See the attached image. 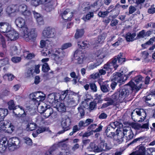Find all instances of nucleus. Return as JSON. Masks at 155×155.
<instances>
[{
    "label": "nucleus",
    "mask_w": 155,
    "mask_h": 155,
    "mask_svg": "<svg viewBox=\"0 0 155 155\" xmlns=\"http://www.w3.org/2000/svg\"><path fill=\"white\" fill-rule=\"evenodd\" d=\"M90 88L92 91L96 92L97 91V87L95 84L94 83H90Z\"/></svg>",
    "instance_id": "obj_55"
},
{
    "label": "nucleus",
    "mask_w": 155,
    "mask_h": 155,
    "mask_svg": "<svg viewBox=\"0 0 155 155\" xmlns=\"http://www.w3.org/2000/svg\"><path fill=\"white\" fill-rule=\"evenodd\" d=\"M117 127L118 128L116 130L115 136H117V138L119 141H123L124 140L123 138L124 136V134L123 127L122 128H119V130L118 128L120 127Z\"/></svg>",
    "instance_id": "obj_20"
},
{
    "label": "nucleus",
    "mask_w": 155,
    "mask_h": 155,
    "mask_svg": "<svg viewBox=\"0 0 155 155\" xmlns=\"http://www.w3.org/2000/svg\"><path fill=\"white\" fill-rule=\"evenodd\" d=\"M145 147L143 146L138 147L136 151L133 152L129 155H145L146 154Z\"/></svg>",
    "instance_id": "obj_18"
},
{
    "label": "nucleus",
    "mask_w": 155,
    "mask_h": 155,
    "mask_svg": "<svg viewBox=\"0 0 155 155\" xmlns=\"http://www.w3.org/2000/svg\"><path fill=\"white\" fill-rule=\"evenodd\" d=\"M87 149L91 151L98 152L100 151L98 147L94 143H91L89 146L87 147Z\"/></svg>",
    "instance_id": "obj_32"
},
{
    "label": "nucleus",
    "mask_w": 155,
    "mask_h": 155,
    "mask_svg": "<svg viewBox=\"0 0 155 155\" xmlns=\"http://www.w3.org/2000/svg\"><path fill=\"white\" fill-rule=\"evenodd\" d=\"M78 45L79 48L84 49L88 48L89 46V45L88 42L85 41L82 42L78 41Z\"/></svg>",
    "instance_id": "obj_35"
},
{
    "label": "nucleus",
    "mask_w": 155,
    "mask_h": 155,
    "mask_svg": "<svg viewBox=\"0 0 155 155\" xmlns=\"http://www.w3.org/2000/svg\"><path fill=\"white\" fill-rule=\"evenodd\" d=\"M23 15L26 18L29 19L31 16V12L29 10H28L27 9L23 13Z\"/></svg>",
    "instance_id": "obj_56"
},
{
    "label": "nucleus",
    "mask_w": 155,
    "mask_h": 155,
    "mask_svg": "<svg viewBox=\"0 0 155 155\" xmlns=\"http://www.w3.org/2000/svg\"><path fill=\"white\" fill-rule=\"evenodd\" d=\"M60 147L62 150H66L68 149L67 143L65 142V141H62L59 143Z\"/></svg>",
    "instance_id": "obj_48"
},
{
    "label": "nucleus",
    "mask_w": 155,
    "mask_h": 155,
    "mask_svg": "<svg viewBox=\"0 0 155 155\" xmlns=\"http://www.w3.org/2000/svg\"><path fill=\"white\" fill-rule=\"evenodd\" d=\"M40 92H35L30 94V97L32 101L34 103L36 107L38 106L40 104V102L44 100L45 98V95L41 96L40 94Z\"/></svg>",
    "instance_id": "obj_6"
},
{
    "label": "nucleus",
    "mask_w": 155,
    "mask_h": 155,
    "mask_svg": "<svg viewBox=\"0 0 155 155\" xmlns=\"http://www.w3.org/2000/svg\"><path fill=\"white\" fill-rule=\"evenodd\" d=\"M27 9V6L24 4H23L18 6L17 5V8H16V12H20L23 14V13Z\"/></svg>",
    "instance_id": "obj_36"
},
{
    "label": "nucleus",
    "mask_w": 155,
    "mask_h": 155,
    "mask_svg": "<svg viewBox=\"0 0 155 155\" xmlns=\"http://www.w3.org/2000/svg\"><path fill=\"white\" fill-rule=\"evenodd\" d=\"M100 87L101 91L103 92H107L109 91V87L108 85L107 84H103L100 85Z\"/></svg>",
    "instance_id": "obj_42"
},
{
    "label": "nucleus",
    "mask_w": 155,
    "mask_h": 155,
    "mask_svg": "<svg viewBox=\"0 0 155 155\" xmlns=\"http://www.w3.org/2000/svg\"><path fill=\"white\" fill-rule=\"evenodd\" d=\"M124 134V136L127 137L130 133L132 131L131 128L128 127H123Z\"/></svg>",
    "instance_id": "obj_43"
},
{
    "label": "nucleus",
    "mask_w": 155,
    "mask_h": 155,
    "mask_svg": "<svg viewBox=\"0 0 155 155\" xmlns=\"http://www.w3.org/2000/svg\"><path fill=\"white\" fill-rule=\"evenodd\" d=\"M71 124V120L69 118L63 120L61 123V125L63 130L58 132L59 134L63 133L64 132L70 129V126Z\"/></svg>",
    "instance_id": "obj_10"
},
{
    "label": "nucleus",
    "mask_w": 155,
    "mask_h": 155,
    "mask_svg": "<svg viewBox=\"0 0 155 155\" xmlns=\"http://www.w3.org/2000/svg\"><path fill=\"white\" fill-rule=\"evenodd\" d=\"M17 8V5H12L8 6L6 9L5 11L6 13L9 16L11 14L15 12H17L16 8Z\"/></svg>",
    "instance_id": "obj_22"
},
{
    "label": "nucleus",
    "mask_w": 155,
    "mask_h": 155,
    "mask_svg": "<svg viewBox=\"0 0 155 155\" xmlns=\"http://www.w3.org/2000/svg\"><path fill=\"white\" fill-rule=\"evenodd\" d=\"M56 34L55 30L54 28L48 27L43 31L42 33V36L44 38H52L54 37Z\"/></svg>",
    "instance_id": "obj_9"
},
{
    "label": "nucleus",
    "mask_w": 155,
    "mask_h": 155,
    "mask_svg": "<svg viewBox=\"0 0 155 155\" xmlns=\"http://www.w3.org/2000/svg\"><path fill=\"white\" fill-rule=\"evenodd\" d=\"M21 58L18 57H14L12 58L11 60L14 63L19 62L21 60Z\"/></svg>",
    "instance_id": "obj_61"
},
{
    "label": "nucleus",
    "mask_w": 155,
    "mask_h": 155,
    "mask_svg": "<svg viewBox=\"0 0 155 155\" xmlns=\"http://www.w3.org/2000/svg\"><path fill=\"white\" fill-rule=\"evenodd\" d=\"M112 60H115L116 61L115 64L117 65L122 64L126 61V59L124 57L123 53L120 52L117 56H115L112 59Z\"/></svg>",
    "instance_id": "obj_15"
},
{
    "label": "nucleus",
    "mask_w": 155,
    "mask_h": 155,
    "mask_svg": "<svg viewBox=\"0 0 155 155\" xmlns=\"http://www.w3.org/2000/svg\"><path fill=\"white\" fill-rule=\"evenodd\" d=\"M116 61L111 59L103 66V69L105 70L108 73H111L113 69L116 70L118 67L119 65L115 64Z\"/></svg>",
    "instance_id": "obj_8"
},
{
    "label": "nucleus",
    "mask_w": 155,
    "mask_h": 155,
    "mask_svg": "<svg viewBox=\"0 0 155 155\" xmlns=\"http://www.w3.org/2000/svg\"><path fill=\"white\" fill-rule=\"evenodd\" d=\"M143 77L139 75L136 77L134 79V81H135L136 84H137L139 83H142L141 81L142 80Z\"/></svg>",
    "instance_id": "obj_58"
},
{
    "label": "nucleus",
    "mask_w": 155,
    "mask_h": 155,
    "mask_svg": "<svg viewBox=\"0 0 155 155\" xmlns=\"http://www.w3.org/2000/svg\"><path fill=\"white\" fill-rule=\"evenodd\" d=\"M79 130V128L78 127L77 125L74 126L73 128L72 131L70 133L69 135L70 136H72L74 133L77 132Z\"/></svg>",
    "instance_id": "obj_62"
},
{
    "label": "nucleus",
    "mask_w": 155,
    "mask_h": 155,
    "mask_svg": "<svg viewBox=\"0 0 155 155\" xmlns=\"http://www.w3.org/2000/svg\"><path fill=\"white\" fill-rule=\"evenodd\" d=\"M53 3L50 2L45 6V10L47 12H50L54 8V6Z\"/></svg>",
    "instance_id": "obj_40"
},
{
    "label": "nucleus",
    "mask_w": 155,
    "mask_h": 155,
    "mask_svg": "<svg viewBox=\"0 0 155 155\" xmlns=\"http://www.w3.org/2000/svg\"><path fill=\"white\" fill-rule=\"evenodd\" d=\"M33 74V69L32 68H29L26 70L25 76L27 77H29Z\"/></svg>",
    "instance_id": "obj_51"
},
{
    "label": "nucleus",
    "mask_w": 155,
    "mask_h": 155,
    "mask_svg": "<svg viewBox=\"0 0 155 155\" xmlns=\"http://www.w3.org/2000/svg\"><path fill=\"white\" fill-rule=\"evenodd\" d=\"M97 62L96 63H94L91 64L89 66V68L90 69H93L96 68L97 66L100 65L102 62L103 61L101 60L98 61L97 59H96Z\"/></svg>",
    "instance_id": "obj_38"
},
{
    "label": "nucleus",
    "mask_w": 155,
    "mask_h": 155,
    "mask_svg": "<svg viewBox=\"0 0 155 155\" xmlns=\"http://www.w3.org/2000/svg\"><path fill=\"white\" fill-rule=\"evenodd\" d=\"M109 12L108 11H106L104 12L100 11L98 12V15L99 17L101 18H104L107 16Z\"/></svg>",
    "instance_id": "obj_52"
},
{
    "label": "nucleus",
    "mask_w": 155,
    "mask_h": 155,
    "mask_svg": "<svg viewBox=\"0 0 155 155\" xmlns=\"http://www.w3.org/2000/svg\"><path fill=\"white\" fill-rule=\"evenodd\" d=\"M8 109L10 110H15L17 108V106H15L13 100H11L8 102Z\"/></svg>",
    "instance_id": "obj_41"
},
{
    "label": "nucleus",
    "mask_w": 155,
    "mask_h": 155,
    "mask_svg": "<svg viewBox=\"0 0 155 155\" xmlns=\"http://www.w3.org/2000/svg\"><path fill=\"white\" fill-rule=\"evenodd\" d=\"M32 13L34 17L37 20V21L38 23L40 24H41L42 23L43 24V18L41 15L35 11H33Z\"/></svg>",
    "instance_id": "obj_33"
},
{
    "label": "nucleus",
    "mask_w": 155,
    "mask_h": 155,
    "mask_svg": "<svg viewBox=\"0 0 155 155\" xmlns=\"http://www.w3.org/2000/svg\"><path fill=\"white\" fill-rule=\"evenodd\" d=\"M50 69V68L47 63H45L43 64L42 67V71L43 72L45 73L47 72Z\"/></svg>",
    "instance_id": "obj_50"
},
{
    "label": "nucleus",
    "mask_w": 155,
    "mask_h": 155,
    "mask_svg": "<svg viewBox=\"0 0 155 155\" xmlns=\"http://www.w3.org/2000/svg\"><path fill=\"white\" fill-rule=\"evenodd\" d=\"M16 26L21 28V32L24 31V28H27L25 26V21L24 19L21 17H18L15 21Z\"/></svg>",
    "instance_id": "obj_13"
},
{
    "label": "nucleus",
    "mask_w": 155,
    "mask_h": 155,
    "mask_svg": "<svg viewBox=\"0 0 155 155\" xmlns=\"http://www.w3.org/2000/svg\"><path fill=\"white\" fill-rule=\"evenodd\" d=\"M135 87V89L137 91H139L140 88H143L142 83H140L138 86H135L134 83L132 81H130L127 84L125 87H123V88H128L130 92V90H133V87Z\"/></svg>",
    "instance_id": "obj_16"
},
{
    "label": "nucleus",
    "mask_w": 155,
    "mask_h": 155,
    "mask_svg": "<svg viewBox=\"0 0 155 155\" xmlns=\"http://www.w3.org/2000/svg\"><path fill=\"white\" fill-rule=\"evenodd\" d=\"M74 58L76 63L78 64H82L84 62H88L87 58L81 51L76 50L74 54Z\"/></svg>",
    "instance_id": "obj_4"
},
{
    "label": "nucleus",
    "mask_w": 155,
    "mask_h": 155,
    "mask_svg": "<svg viewBox=\"0 0 155 155\" xmlns=\"http://www.w3.org/2000/svg\"><path fill=\"white\" fill-rule=\"evenodd\" d=\"M97 104L101 103L103 101V100L101 99V96L100 95H97L96 96V98L94 100Z\"/></svg>",
    "instance_id": "obj_57"
},
{
    "label": "nucleus",
    "mask_w": 155,
    "mask_h": 155,
    "mask_svg": "<svg viewBox=\"0 0 155 155\" xmlns=\"http://www.w3.org/2000/svg\"><path fill=\"white\" fill-rule=\"evenodd\" d=\"M68 93V98L73 97V95H76V93L73 91H71L70 90H67Z\"/></svg>",
    "instance_id": "obj_59"
},
{
    "label": "nucleus",
    "mask_w": 155,
    "mask_h": 155,
    "mask_svg": "<svg viewBox=\"0 0 155 155\" xmlns=\"http://www.w3.org/2000/svg\"><path fill=\"white\" fill-rule=\"evenodd\" d=\"M4 124H6V129L5 132L8 133H12L14 130V127L12 125L10 121L8 120H5Z\"/></svg>",
    "instance_id": "obj_23"
},
{
    "label": "nucleus",
    "mask_w": 155,
    "mask_h": 155,
    "mask_svg": "<svg viewBox=\"0 0 155 155\" xmlns=\"http://www.w3.org/2000/svg\"><path fill=\"white\" fill-rule=\"evenodd\" d=\"M84 33V31L83 29H77L76 31L74 37L75 38L78 39L81 38Z\"/></svg>",
    "instance_id": "obj_37"
},
{
    "label": "nucleus",
    "mask_w": 155,
    "mask_h": 155,
    "mask_svg": "<svg viewBox=\"0 0 155 155\" xmlns=\"http://www.w3.org/2000/svg\"><path fill=\"white\" fill-rule=\"evenodd\" d=\"M121 71V73L116 72L113 74L112 79L117 83H121L125 81L126 80L124 79V74L126 73L127 70V68L125 67H122L120 69Z\"/></svg>",
    "instance_id": "obj_5"
},
{
    "label": "nucleus",
    "mask_w": 155,
    "mask_h": 155,
    "mask_svg": "<svg viewBox=\"0 0 155 155\" xmlns=\"http://www.w3.org/2000/svg\"><path fill=\"white\" fill-rule=\"evenodd\" d=\"M8 147V143L6 138L4 137L0 141V153H3L5 152Z\"/></svg>",
    "instance_id": "obj_19"
},
{
    "label": "nucleus",
    "mask_w": 155,
    "mask_h": 155,
    "mask_svg": "<svg viewBox=\"0 0 155 155\" xmlns=\"http://www.w3.org/2000/svg\"><path fill=\"white\" fill-rule=\"evenodd\" d=\"M9 59L7 57L0 59V66L2 67L8 64Z\"/></svg>",
    "instance_id": "obj_45"
},
{
    "label": "nucleus",
    "mask_w": 155,
    "mask_h": 155,
    "mask_svg": "<svg viewBox=\"0 0 155 155\" xmlns=\"http://www.w3.org/2000/svg\"><path fill=\"white\" fill-rule=\"evenodd\" d=\"M58 110L60 112H65L66 110V107L64 103H61L57 107Z\"/></svg>",
    "instance_id": "obj_47"
},
{
    "label": "nucleus",
    "mask_w": 155,
    "mask_h": 155,
    "mask_svg": "<svg viewBox=\"0 0 155 155\" xmlns=\"http://www.w3.org/2000/svg\"><path fill=\"white\" fill-rule=\"evenodd\" d=\"M70 12V11L69 9H66L63 12L61 13V15L62 18L64 20H67L68 21H70L71 20V18L73 16L72 14H71L70 16H69V13Z\"/></svg>",
    "instance_id": "obj_24"
},
{
    "label": "nucleus",
    "mask_w": 155,
    "mask_h": 155,
    "mask_svg": "<svg viewBox=\"0 0 155 155\" xmlns=\"http://www.w3.org/2000/svg\"><path fill=\"white\" fill-rule=\"evenodd\" d=\"M28 30V28H24V31L21 32V37L26 41L30 39H34L37 36L35 28L31 29L29 32Z\"/></svg>",
    "instance_id": "obj_3"
},
{
    "label": "nucleus",
    "mask_w": 155,
    "mask_h": 155,
    "mask_svg": "<svg viewBox=\"0 0 155 155\" xmlns=\"http://www.w3.org/2000/svg\"><path fill=\"white\" fill-rule=\"evenodd\" d=\"M8 148L11 150H13L15 149L18 148L21 146L20 140L16 137H13L10 138L8 141Z\"/></svg>",
    "instance_id": "obj_7"
},
{
    "label": "nucleus",
    "mask_w": 155,
    "mask_h": 155,
    "mask_svg": "<svg viewBox=\"0 0 155 155\" xmlns=\"http://www.w3.org/2000/svg\"><path fill=\"white\" fill-rule=\"evenodd\" d=\"M78 110L80 114L81 117H82L84 116L85 112L83 108L82 107L80 106L78 108Z\"/></svg>",
    "instance_id": "obj_64"
},
{
    "label": "nucleus",
    "mask_w": 155,
    "mask_h": 155,
    "mask_svg": "<svg viewBox=\"0 0 155 155\" xmlns=\"http://www.w3.org/2000/svg\"><path fill=\"white\" fill-rule=\"evenodd\" d=\"M123 126L122 124L118 121L111 122L109 125L106 127V129L105 130V133L106 136L109 138H112L115 136V133L112 132V130L117 127H121Z\"/></svg>",
    "instance_id": "obj_2"
},
{
    "label": "nucleus",
    "mask_w": 155,
    "mask_h": 155,
    "mask_svg": "<svg viewBox=\"0 0 155 155\" xmlns=\"http://www.w3.org/2000/svg\"><path fill=\"white\" fill-rule=\"evenodd\" d=\"M137 10L136 8L135 7L132 5H130L129 8V14H131L134 13Z\"/></svg>",
    "instance_id": "obj_63"
},
{
    "label": "nucleus",
    "mask_w": 155,
    "mask_h": 155,
    "mask_svg": "<svg viewBox=\"0 0 155 155\" xmlns=\"http://www.w3.org/2000/svg\"><path fill=\"white\" fill-rule=\"evenodd\" d=\"M36 124L34 122L30 123L27 126V129L28 131H32L35 130L36 127Z\"/></svg>",
    "instance_id": "obj_39"
},
{
    "label": "nucleus",
    "mask_w": 155,
    "mask_h": 155,
    "mask_svg": "<svg viewBox=\"0 0 155 155\" xmlns=\"http://www.w3.org/2000/svg\"><path fill=\"white\" fill-rule=\"evenodd\" d=\"M45 108H46V110L43 113V116L45 118H47L50 116L53 117V115L55 114V113L54 112L53 108L50 107L49 105H46Z\"/></svg>",
    "instance_id": "obj_14"
},
{
    "label": "nucleus",
    "mask_w": 155,
    "mask_h": 155,
    "mask_svg": "<svg viewBox=\"0 0 155 155\" xmlns=\"http://www.w3.org/2000/svg\"><path fill=\"white\" fill-rule=\"evenodd\" d=\"M12 28L11 26L7 23H0V32L6 33V34Z\"/></svg>",
    "instance_id": "obj_17"
},
{
    "label": "nucleus",
    "mask_w": 155,
    "mask_h": 155,
    "mask_svg": "<svg viewBox=\"0 0 155 155\" xmlns=\"http://www.w3.org/2000/svg\"><path fill=\"white\" fill-rule=\"evenodd\" d=\"M5 117L0 120V129L1 130H3L5 132L6 129V124H4V123L5 122V120L2 121V120L4 119Z\"/></svg>",
    "instance_id": "obj_49"
},
{
    "label": "nucleus",
    "mask_w": 155,
    "mask_h": 155,
    "mask_svg": "<svg viewBox=\"0 0 155 155\" xmlns=\"http://www.w3.org/2000/svg\"><path fill=\"white\" fill-rule=\"evenodd\" d=\"M151 34V32L150 31H148L145 32L144 30H142L137 34L136 38L137 39H138L141 38H143L145 37H148Z\"/></svg>",
    "instance_id": "obj_21"
},
{
    "label": "nucleus",
    "mask_w": 155,
    "mask_h": 155,
    "mask_svg": "<svg viewBox=\"0 0 155 155\" xmlns=\"http://www.w3.org/2000/svg\"><path fill=\"white\" fill-rule=\"evenodd\" d=\"M68 97V93L67 92V90L65 91H62L61 93V94L60 97V98L61 100L65 99L66 98Z\"/></svg>",
    "instance_id": "obj_54"
},
{
    "label": "nucleus",
    "mask_w": 155,
    "mask_h": 155,
    "mask_svg": "<svg viewBox=\"0 0 155 155\" xmlns=\"http://www.w3.org/2000/svg\"><path fill=\"white\" fill-rule=\"evenodd\" d=\"M19 34L12 28L6 34V36L11 41L15 40L18 38Z\"/></svg>",
    "instance_id": "obj_11"
},
{
    "label": "nucleus",
    "mask_w": 155,
    "mask_h": 155,
    "mask_svg": "<svg viewBox=\"0 0 155 155\" xmlns=\"http://www.w3.org/2000/svg\"><path fill=\"white\" fill-rule=\"evenodd\" d=\"M47 98L48 101L52 104L58 102V99L56 98V97L54 93L49 94Z\"/></svg>",
    "instance_id": "obj_30"
},
{
    "label": "nucleus",
    "mask_w": 155,
    "mask_h": 155,
    "mask_svg": "<svg viewBox=\"0 0 155 155\" xmlns=\"http://www.w3.org/2000/svg\"><path fill=\"white\" fill-rule=\"evenodd\" d=\"M15 77L11 74H5L3 78L5 79H7L8 81H12L14 78Z\"/></svg>",
    "instance_id": "obj_46"
},
{
    "label": "nucleus",
    "mask_w": 155,
    "mask_h": 155,
    "mask_svg": "<svg viewBox=\"0 0 155 155\" xmlns=\"http://www.w3.org/2000/svg\"><path fill=\"white\" fill-rule=\"evenodd\" d=\"M95 54L97 57V59L99 61L101 60L103 61L102 59L106 56V52L104 51L103 50L100 49L98 50Z\"/></svg>",
    "instance_id": "obj_29"
},
{
    "label": "nucleus",
    "mask_w": 155,
    "mask_h": 155,
    "mask_svg": "<svg viewBox=\"0 0 155 155\" xmlns=\"http://www.w3.org/2000/svg\"><path fill=\"white\" fill-rule=\"evenodd\" d=\"M93 119L90 118L87 119L85 121L81 120L79 123L78 126L80 127H86L93 123Z\"/></svg>",
    "instance_id": "obj_26"
},
{
    "label": "nucleus",
    "mask_w": 155,
    "mask_h": 155,
    "mask_svg": "<svg viewBox=\"0 0 155 155\" xmlns=\"http://www.w3.org/2000/svg\"><path fill=\"white\" fill-rule=\"evenodd\" d=\"M147 140V137L145 136H140L139 137L134 139L128 145H130L134 144L137 142H141L144 141L146 142Z\"/></svg>",
    "instance_id": "obj_34"
},
{
    "label": "nucleus",
    "mask_w": 155,
    "mask_h": 155,
    "mask_svg": "<svg viewBox=\"0 0 155 155\" xmlns=\"http://www.w3.org/2000/svg\"><path fill=\"white\" fill-rule=\"evenodd\" d=\"M136 113L139 116H141L140 120L141 121H143L146 117V113L145 111L143 109H137L136 111Z\"/></svg>",
    "instance_id": "obj_28"
},
{
    "label": "nucleus",
    "mask_w": 155,
    "mask_h": 155,
    "mask_svg": "<svg viewBox=\"0 0 155 155\" xmlns=\"http://www.w3.org/2000/svg\"><path fill=\"white\" fill-rule=\"evenodd\" d=\"M51 0H30V3L34 6L37 7L40 4H44L46 2H49Z\"/></svg>",
    "instance_id": "obj_31"
},
{
    "label": "nucleus",
    "mask_w": 155,
    "mask_h": 155,
    "mask_svg": "<svg viewBox=\"0 0 155 155\" xmlns=\"http://www.w3.org/2000/svg\"><path fill=\"white\" fill-rule=\"evenodd\" d=\"M25 142L28 145H31L32 144V140L29 137H25L24 138Z\"/></svg>",
    "instance_id": "obj_60"
},
{
    "label": "nucleus",
    "mask_w": 155,
    "mask_h": 155,
    "mask_svg": "<svg viewBox=\"0 0 155 155\" xmlns=\"http://www.w3.org/2000/svg\"><path fill=\"white\" fill-rule=\"evenodd\" d=\"M129 95V90L127 88H121L111 96V97H106L104 99L105 101L112 102V104L115 105L118 103L123 102L125 99Z\"/></svg>",
    "instance_id": "obj_1"
},
{
    "label": "nucleus",
    "mask_w": 155,
    "mask_h": 155,
    "mask_svg": "<svg viewBox=\"0 0 155 155\" xmlns=\"http://www.w3.org/2000/svg\"><path fill=\"white\" fill-rule=\"evenodd\" d=\"M136 35V33L134 32L131 34L130 32H128L125 35L126 40L127 42H132L136 40L135 37Z\"/></svg>",
    "instance_id": "obj_27"
},
{
    "label": "nucleus",
    "mask_w": 155,
    "mask_h": 155,
    "mask_svg": "<svg viewBox=\"0 0 155 155\" xmlns=\"http://www.w3.org/2000/svg\"><path fill=\"white\" fill-rule=\"evenodd\" d=\"M134 127L137 130V132L139 133L144 131L145 129H149V125L148 123H145L142 125L137 124L134 125Z\"/></svg>",
    "instance_id": "obj_12"
},
{
    "label": "nucleus",
    "mask_w": 155,
    "mask_h": 155,
    "mask_svg": "<svg viewBox=\"0 0 155 155\" xmlns=\"http://www.w3.org/2000/svg\"><path fill=\"white\" fill-rule=\"evenodd\" d=\"M66 100L65 104L66 106L68 107H75L77 105L74 97L68 98V99Z\"/></svg>",
    "instance_id": "obj_25"
},
{
    "label": "nucleus",
    "mask_w": 155,
    "mask_h": 155,
    "mask_svg": "<svg viewBox=\"0 0 155 155\" xmlns=\"http://www.w3.org/2000/svg\"><path fill=\"white\" fill-rule=\"evenodd\" d=\"M94 16V12H88L85 16L83 17V19L84 21H86L87 20H89L91 18H92Z\"/></svg>",
    "instance_id": "obj_44"
},
{
    "label": "nucleus",
    "mask_w": 155,
    "mask_h": 155,
    "mask_svg": "<svg viewBox=\"0 0 155 155\" xmlns=\"http://www.w3.org/2000/svg\"><path fill=\"white\" fill-rule=\"evenodd\" d=\"M97 103L93 101L92 102H90L88 107L90 110H92L96 109Z\"/></svg>",
    "instance_id": "obj_53"
}]
</instances>
